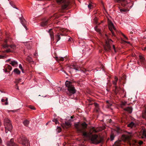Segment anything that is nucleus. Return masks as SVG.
<instances>
[{
  "mask_svg": "<svg viewBox=\"0 0 146 146\" xmlns=\"http://www.w3.org/2000/svg\"><path fill=\"white\" fill-rule=\"evenodd\" d=\"M66 1V0H56V1L58 4H62Z\"/></svg>",
  "mask_w": 146,
  "mask_h": 146,
  "instance_id": "22",
  "label": "nucleus"
},
{
  "mask_svg": "<svg viewBox=\"0 0 146 146\" xmlns=\"http://www.w3.org/2000/svg\"><path fill=\"white\" fill-rule=\"evenodd\" d=\"M114 136L113 134H111L110 136V139L111 141H112L114 139Z\"/></svg>",
  "mask_w": 146,
  "mask_h": 146,
  "instance_id": "37",
  "label": "nucleus"
},
{
  "mask_svg": "<svg viewBox=\"0 0 146 146\" xmlns=\"http://www.w3.org/2000/svg\"><path fill=\"white\" fill-rule=\"evenodd\" d=\"M65 85L67 88V89L70 94H74L76 92L74 87L72 83L69 81H66L65 82Z\"/></svg>",
  "mask_w": 146,
  "mask_h": 146,
  "instance_id": "4",
  "label": "nucleus"
},
{
  "mask_svg": "<svg viewBox=\"0 0 146 146\" xmlns=\"http://www.w3.org/2000/svg\"><path fill=\"white\" fill-rule=\"evenodd\" d=\"M142 117L144 119L146 117V108L142 112Z\"/></svg>",
  "mask_w": 146,
  "mask_h": 146,
  "instance_id": "24",
  "label": "nucleus"
},
{
  "mask_svg": "<svg viewBox=\"0 0 146 146\" xmlns=\"http://www.w3.org/2000/svg\"><path fill=\"white\" fill-rule=\"evenodd\" d=\"M60 35L58 34L55 36V38L56 40V42H58L60 39Z\"/></svg>",
  "mask_w": 146,
  "mask_h": 146,
  "instance_id": "25",
  "label": "nucleus"
},
{
  "mask_svg": "<svg viewBox=\"0 0 146 146\" xmlns=\"http://www.w3.org/2000/svg\"><path fill=\"white\" fill-rule=\"evenodd\" d=\"M74 126L78 133H82L83 135L89 138L90 134L84 131L87 126V124L85 122L81 123L79 122L76 123L74 124Z\"/></svg>",
  "mask_w": 146,
  "mask_h": 146,
  "instance_id": "1",
  "label": "nucleus"
},
{
  "mask_svg": "<svg viewBox=\"0 0 146 146\" xmlns=\"http://www.w3.org/2000/svg\"><path fill=\"white\" fill-rule=\"evenodd\" d=\"M36 54H37V53L36 54V53H35V55H36Z\"/></svg>",
  "mask_w": 146,
  "mask_h": 146,
  "instance_id": "60",
  "label": "nucleus"
},
{
  "mask_svg": "<svg viewBox=\"0 0 146 146\" xmlns=\"http://www.w3.org/2000/svg\"><path fill=\"white\" fill-rule=\"evenodd\" d=\"M118 79L117 77L115 76V80L113 82V84L114 85L115 87L116 86L117 82Z\"/></svg>",
  "mask_w": 146,
  "mask_h": 146,
  "instance_id": "23",
  "label": "nucleus"
},
{
  "mask_svg": "<svg viewBox=\"0 0 146 146\" xmlns=\"http://www.w3.org/2000/svg\"><path fill=\"white\" fill-rule=\"evenodd\" d=\"M5 101H6V102L5 103V104L6 105H7L8 104L7 98H6L5 100L4 99H2L1 100V101L3 102H5Z\"/></svg>",
  "mask_w": 146,
  "mask_h": 146,
  "instance_id": "33",
  "label": "nucleus"
},
{
  "mask_svg": "<svg viewBox=\"0 0 146 146\" xmlns=\"http://www.w3.org/2000/svg\"><path fill=\"white\" fill-rule=\"evenodd\" d=\"M114 1L117 3H120L123 7H125L128 3L127 0H114Z\"/></svg>",
  "mask_w": 146,
  "mask_h": 146,
  "instance_id": "11",
  "label": "nucleus"
},
{
  "mask_svg": "<svg viewBox=\"0 0 146 146\" xmlns=\"http://www.w3.org/2000/svg\"><path fill=\"white\" fill-rule=\"evenodd\" d=\"M101 130V129L99 128H95L94 127H92L90 129L89 133L92 135V133L97 132Z\"/></svg>",
  "mask_w": 146,
  "mask_h": 146,
  "instance_id": "10",
  "label": "nucleus"
},
{
  "mask_svg": "<svg viewBox=\"0 0 146 146\" xmlns=\"http://www.w3.org/2000/svg\"><path fill=\"white\" fill-rule=\"evenodd\" d=\"M52 121L53 122H54L56 124H57L58 123V121L56 119H53Z\"/></svg>",
  "mask_w": 146,
  "mask_h": 146,
  "instance_id": "35",
  "label": "nucleus"
},
{
  "mask_svg": "<svg viewBox=\"0 0 146 146\" xmlns=\"http://www.w3.org/2000/svg\"><path fill=\"white\" fill-rule=\"evenodd\" d=\"M106 102L108 104L107 105L108 106V107L111 106L112 105V104L110 103L108 101H106Z\"/></svg>",
  "mask_w": 146,
  "mask_h": 146,
  "instance_id": "39",
  "label": "nucleus"
},
{
  "mask_svg": "<svg viewBox=\"0 0 146 146\" xmlns=\"http://www.w3.org/2000/svg\"><path fill=\"white\" fill-rule=\"evenodd\" d=\"M126 104V102H122L121 104V106L122 107L123 106H125Z\"/></svg>",
  "mask_w": 146,
  "mask_h": 146,
  "instance_id": "40",
  "label": "nucleus"
},
{
  "mask_svg": "<svg viewBox=\"0 0 146 146\" xmlns=\"http://www.w3.org/2000/svg\"><path fill=\"white\" fill-rule=\"evenodd\" d=\"M7 61H11V59H9L8 60H7Z\"/></svg>",
  "mask_w": 146,
  "mask_h": 146,
  "instance_id": "56",
  "label": "nucleus"
},
{
  "mask_svg": "<svg viewBox=\"0 0 146 146\" xmlns=\"http://www.w3.org/2000/svg\"><path fill=\"white\" fill-rule=\"evenodd\" d=\"M94 23H96V24H97V20H98V19H97V18L96 17H95L94 19Z\"/></svg>",
  "mask_w": 146,
  "mask_h": 146,
  "instance_id": "42",
  "label": "nucleus"
},
{
  "mask_svg": "<svg viewBox=\"0 0 146 146\" xmlns=\"http://www.w3.org/2000/svg\"><path fill=\"white\" fill-rule=\"evenodd\" d=\"M62 70V71H63V70Z\"/></svg>",
  "mask_w": 146,
  "mask_h": 146,
  "instance_id": "64",
  "label": "nucleus"
},
{
  "mask_svg": "<svg viewBox=\"0 0 146 146\" xmlns=\"http://www.w3.org/2000/svg\"><path fill=\"white\" fill-rule=\"evenodd\" d=\"M12 111L13 112H14L13 111Z\"/></svg>",
  "mask_w": 146,
  "mask_h": 146,
  "instance_id": "63",
  "label": "nucleus"
},
{
  "mask_svg": "<svg viewBox=\"0 0 146 146\" xmlns=\"http://www.w3.org/2000/svg\"><path fill=\"white\" fill-rule=\"evenodd\" d=\"M19 67L22 71L23 70V68H22V65H21V64H20L19 65Z\"/></svg>",
  "mask_w": 146,
  "mask_h": 146,
  "instance_id": "46",
  "label": "nucleus"
},
{
  "mask_svg": "<svg viewBox=\"0 0 146 146\" xmlns=\"http://www.w3.org/2000/svg\"><path fill=\"white\" fill-rule=\"evenodd\" d=\"M141 137L142 138H145L146 139V130L143 129V133Z\"/></svg>",
  "mask_w": 146,
  "mask_h": 146,
  "instance_id": "19",
  "label": "nucleus"
},
{
  "mask_svg": "<svg viewBox=\"0 0 146 146\" xmlns=\"http://www.w3.org/2000/svg\"><path fill=\"white\" fill-rule=\"evenodd\" d=\"M71 39H72V38H70L68 40V41H71Z\"/></svg>",
  "mask_w": 146,
  "mask_h": 146,
  "instance_id": "58",
  "label": "nucleus"
},
{
  "mask_svg": "<svg viewBox=\"0 0 146 146\" xmlns=\"http://www.w3.org/2000/svg\"><path fill=\"white\" fill-rule=\"evenodd\" d=\"M4 124L6 133H7L9 131H11L13 126L10 120L8 118L5 119L4 121Z\"/></svg>",
  "mask_w": 146,
  "mask_h": 146,
  "instance_id": "2",
  "label": "nucleus"
},
{
  "mask_svg": "<svg viewBox=\"0 0 146 146\" xmlns=\"http://www.w3.org/2000/svg\"><path fill=\"white\" fill-rule=\"evenodd\" d=\"M68 69H71V67H69H69H68Z\"/></svg>",
  "mask_w": 146,
  "mask_h": 146,
  "instance_id": "59",
  "label": "nucleus"
},
{
  "mask_svg": "<svg viewBox=\"0 0 146 146\" xmlns=\"http://www.w3.org/2000/svg\"><path fill=\"white\" fill-rule=\"evenodd\" d=\"M5 58V56L0 55V59H3L4 58Z\"/></svg>",
  "mask_w": 146,
  "mask_h": 146,
  "instance_id": "49",
  "label": "nucleus"
},
{
  "mask_svg": "<svg viewBox=\"0 0 146 146\" xmlns=\"http://www.w3.org/2000/svg\"><path fill=\"white\" fill-rule=\"evenodd\" d=\"M94 105H95V106H96V107H98V104L97 103H95L94 104Z\"/></svg>",
  "mask_w": 146,
  "mask_h": 146,
  "instance_id": "54",
  "label": "nucleus"
},
{
  "mask_svg": "<svg viewBox=\"0 0 146 146\" xmlns=\"http://www.w3.org/2000/svg\"><path fill=\"white\" fill-rule=\"evenodd\" d=\"M143 141H138V142H137V144H138L139 145H141L142 144H143Z\"/></svg>",
  "mask_w": 146,
  "mask_h": 146,
  "instance_id": "41",
  "label": "nucleus"
},
{
  "mask_svg": "<svg viewBox=\"0 0 146 146\" xmlns=\"http://www.w3.org/2000/svg\"><path fill=\"white\" fill-rule=\"evenodd\" d=\"M21 79H16L15 80L14 82L16 84V85H17L18 84L21 82Z\"/></svg>",
  "mask_w": 146,
  "mask_h": 146,
  "instance_id": "30",
  "label": "nucleus"
},
{
  "mask_svg": "<svg viewBox=\"0 0 146 146\" xmlns=\"http://www.w3.org/2000/svg\"><path fill=\"white\" fill-rule=\"evenodd\" d=\"M29 121L28 120H25L23 122V123L24 125L26 126H28L29 123Z\"/></svg>",
  "mask_w": 146,
  "mask_h": 146,
  "instance_id": "27",
  "label": "nucleus"
},
{
  "mask_svg": "<svg viewBox=\"0 0 146 146\" xmlns=\"http://www.w3.org/2000/svg\"><path fill=\"white\" fill-rule=\"evenodd\" d=\"M5 52H11V51L10 49H7V50H6L5 51Z\"/></svg>",
  "mask_w": 146,
  "mask_h": 146,
  "instance_id": "50",
  "label": "nucleus"
},
{
  "mask_svg": "<svg viewBox=\"0 0 146 146\" xmlns=\"http://www.w3.org/2000/svg\"><path fill=\"white\" fill-rule=\"evenodd\" d=\"M48 21L43 22L41 24V26L43 27L46 26L48 24Z\"/></svg>",
  "mask_w": 146,
  "mask_h": 146,
  "instance_id": "29",
  "label": "nucleus"
},
{
  "mask_svg": "<svg viewBox=\"0 0 146 146\" xmlns=\"http://www.w3.org/2000/svg\"><path fill=\"white\" fill-rule=\"evenodd\" d=\"M9 46L11 48L14 50H15L16 49V46L14 44L8 45L7 44H6L3 45V47L4 48L8 47Z\"/></svg>",
  "mask_w": 146,
  "mask_h": 146,
  "instance_id": "14",
  "label": "nucleus"
},
{
  "mask_svg": "<svg viewBox=\"0 0 146 146\" xmlns=\"http://www.w3.org/2000/svg\"><path fill=\"white\" fill-rule=\"evenodd\" d=\"M113 49L114 50L115 52H116V50H115V46L114 45H113Z\"/></svg>",
  "mask_w": 146,
  "mask_h": 146,
  "instance_id": "53",
  "label": "nucleus"
},
{
  "mask_svg": "<svg viewBox=\"0 0 146 146\" xmlns=\"http://www.w3.org/2000/svg\"><path fill=\"white\" fill-rule=\"evenodd\" d=\"M64 58H65V57L63 58L61 57H58L57 56H56L55 57V59L56 60L58 61H62L64 60Z\"/></svg>",
  "mask_w": 146,
  "mask_h": 146,
  "instance_id": "18",
  "label": "nucleus"
},
{
  "mask_svg": "<svg viewBox=\"0 0 146 146\" xmlns=\"http://www.w3.org/2000/svg\"><path fill=\"white\" fill-rule=\"evenodd\" d=\"M21 139L20 143L24 146H26L28 144V141L27 138L24 137H23L22 138H19V140Z\"/></svg>",
  "mask_w": 146,
  "mask_h": 146,
  "instance_id": "9",
  "label": "nucleus"
},
{
  "mask_svg": "<svg viewBox=\"0 0 146 146\" xmlns=\"http://www.w3.org/2000/svg\"><path fill=\"white\" fill-rule=\"evenodd\" d=\"M124 110L127 111L129 113H131L132 112V109L131 107H128L125 108Z\"/></svg>",
  "mask_w": 146,
  "mask_h": 146,
  "instance_id": "17",
  "label": "nucleus"
},
{
  "mask_svg": "<svg viewBox=\"0 0 146 146\" xmlns=\"http://www.w3.org/2000/svg\"><path fill=\"white\" fill-rule=\"evenodd\" d=\"M16 88L17 90H19V88L18 86H17V85H16V87H15Z\"/></svg>",
  "mask_w": 146,
  "mask_h": 146,
  "instance_id": "52",
  "label": "nucleus"
},
{
  "mask_svg": "<svg viewBox=\"0 0 146 146\" xmlns=\"http://www.w3.org/2000/svg\"><path fill=\"white\" fill-rule=\"evenodd\" d=\"M8 68L10 70H11L12 69V67L9 65H8Z\"/></svg>",
  "mask_w": 146,
  "mask_h": 146,
  "instance_id": "47",
  "label": "nucleus"
},
{
  "mask_svg": "<svg viewBox=\"0 0 146 146\" xmlns=\"http://www.w3.org/2000/svg\"><path fill=\"white\" fill-rule=\"evenodd\" d=\"M23 22H24V24L23 23H22V22H21V23H22V24H23V25L25 27H26V26H25V20H23Z\"/></svg>",
  "mask_w": 146,
  "mask_h": 146,
  "instance_id": "48",
  "label": "nucleus"
},
{
  "mask_svg": "<svg viewBox=\"0 0 146 146\" xmlns=\"http://www.w3.org/2000/svg\"><path fill=\"white\" fill-rule=\"evenodd\" d=\"M129 42H127V43H129Z\"/></svg>",
  "mask_w": 146,
  "mask_h": 146,
  "instance_id": "61",
  "label": "nucleus"
},
{
  "mask_svg": "<svg viewBox=\"0 0 146 146\" xmlns=\"http://www.w3.org/2000/svg\"><path fill=\"white\" fill-rule=\"evenodd\" d=\"M113 42L110 39H108L106 41L105 44L104 46V49L106 51H110L111 50V44Z\"/></svg>",
  "mask_w": 146,
  "mask_h": 146,
  "instance_id": "6",
  "label": "nucleus"
},
{
  "mask_svg": "<svg viewBox=\"0 0 146 146\" xmlns=\"http://www.w3.org/2000/svg\"><path fill=\"white\" fill-rule=\"evenodd\" d=\"M108 25L109 29L111 32L112 35L113 36H115L114 31H116V30L114 27L113 23L109 20H108Z\"/></svg>",
  "mask_w": 146,
  "mask_h": 146,
  "instance_id": "7",
  "label": "nucleus"
},
{
  "mask_svg": "<svg viewBox=\"0 0 146 146\" xmlns=\"http://www.w3.org/2000/svg\"><path fill=\"white\" fill-rule=\"evenodd\" d=\"M143 50H146V46L145 47L142 48Z\"/></svg>",
  "mask_w": 146,
  "mask_h": 146,
  "instance_id": "51",
  "label": "nucleus"
},
{
  "mask_svg": "<svg viewBox=\"0 0 146 146\" xmlns=\"http://www.w3.org/2000/svg\"><path fill=\"white\" fill-rule=\"evenodd\" d=\"M115 92L116 94H117L119 91V89L118 88L117 86H115Z\"/></svg>",
  "mask_w": 146,
  "mask_h": 146,
  "instance_id": "34",
  "label": "nucleus"
},
{
  "mask_svg": "<svg viewBox=\"0 0 146 146\" xmlns=\"http://www.w3.org/2000/svg\"><path fill=\"white\" fill-rule=\"evenodd\" d=\"M95 29L96 31L98 32H100V30L98 28L97 26H96L95 27Z\"/></svg>",
  "mask_w": 146,
  "mask_h": 146,
  "instance_id": "38",
  "label": "nucleus"
},
{
  "mask_svg": "<svg viewBox=\"0 0 146 146\" xmlns=\"http://www.w3.org/2000/svg\"><path fill=\"white\" fill-rule=\"evenodd\" d=\"M69 5V2L66 1L64 3L62 4L61 8L62 9L64 10L66 9Z\"/></svg>",
  "mask_w": 146,
  "mask_h": 146,
  "instance_id": "13",
  "label": "nucleus"
},
{
  "mask_svg": "<svg viewBox=\"0 0 146 146\" xmlns=\"http://www.w3.org/2000/svg\"><path fill=\"white\" fill-rule=\"evenodd\" d=\"M121 143V140H118L116 141L114 144L113 145V146H120Z\"/></svg>",
  "mask_w": 146,
  "mask_h": 146,
  "instance_id": "20",
  "label": "nucleus"
},
{
  "mask_svg": "<svg viewBox=\"0 0 146 146\" xmlns=\"http://www.w3.org/2000/svg\"><path fill=\"white\" fill-rule=\"evenodd\" d=\"M7 146H18L17 144L13 143V140L12 139L7 142Z\"/></svg>",
  "mask_w": 146,
  "mask_h": 146,
  "instance_id": "12",
  "label": "nucleus"
},
{
  "mask_svg": "<svg viewBox=\"0 0 146 146\" xmlns=\"http://www.w3.org/2000/svg\"><path fill=\"white\" fill-rule=\"evenodd\" d=\"M127 9H119V11L121 13H122L123 12H126L127 11Z\"/></svg>",
  "mask_w": 146,
  "mask_h": 146,
  "instance_id": "36",
  "label": "nucleus"
},
{
  "mask_svg": "<svg viewBox=\"0 0 146 146\" xmlns=\"http://www.w3.org/2000/svg\"><path fill=\"white\" fill-rule=\"evenodd\" d=\"M72 66L73 67L74 69L77 71H78L80 68V66L77 65L73 64Z\"/></svg>",
  "mask_w": 146,
  "mask_h": 146,
  "instance_id": "21",
  "label": "nucleus"
},
{
  "mask_svg": "<svg viewBox=\"0 0 146 146\" xmlns=\"http://www.w3.org/2000/svg\"><path fill=\"white\" fill-rule=\"evenodd\" d=\"M130 139V136L127 135H123L121 137V139L123 141H128V143L130 146H135V145H137V141L135 140H133L131 142L129 141Z\"/></svg>",
  "mask_w": 146,
  "mask_h": 146,
  "instance_id": "3",
  "label": "nucleus"
},
{
  "mask_svg": "<svg viewBox=\"0 0 146 146\" xmlns=\"http://www.w3.org/2000/svg\"><path fill=\"white\" fill-rule=\"evenodd\" d=\"M2 141L1 138H0V143H2Z\"/></svg>",
  "mask_w": 146,
  "mask_h": 146,
  "instance_id": "55",
  "label": "nucleus"
},
{
  "mask_svg": "<svg viewBox=\"0 0 146 146\" xmlns=\"http://www.w3.org/2000/svg\"><path fill=\"white\" fill-rule=\"evenodd\" d=\"M29 107L33 110H35V108L33 106H29Z\"/></svg>",
  "mask_w": 146,
  "mask_h": 146,
  "instance_id": "43",
  "label": "nucleus"
},
{
  "mask_svg": "<svg viewBox=\"0 0 146 146\" xmlns=\"http://www.w3.org/2000/svg\"><path fill=\"white\" fill-rule=\"evenodd\" d=\"M92 3H90L88 5V7L89 10H90L93 8L94 6L92 5Z\"/></svg>",
  "mask_w": 146,
  "mask_h": 146,
  "instance_id": "26",
  "label": "nucleus"
},
{
  "mask_svg": "<svg viewBox=\"0 0 146 146\" xmlns=\"http://www.w3.org/2000/svg\"><path fill=\"white\" fill-rule=\"evenodd\" d=\"M9 63L13 67H17L18 64L17 62L15 60L11 61Z\"/></svg>",
  "mask_w": 146,
  "mask_h": 146,
  "instance_id": "15",
  "label": "nucleus"
},
{
  "mask_svg": "<svg viewBox=\"0 0 146 146\" xmlns=\"http://www.w3.org/2000/svg\"><path fill=\"white\" fill-rule=\"evenodd\" d=\"M52 29H50L48 31L51 39H52V38H53V32L52 31Z\"/></svg>",
  "mask_w": 146,
  "mask_h": 146,
  "instance_id": "31",
  "label": "nucleus"
},
{
  "mask_svg": "<svg viewBox=\"0 0 146 146\" xmlns=\"http://www.w3.org/2000/svg\"><path fill=\"white\" fill-rule=\"evenodd\" d=\"M58 132L59 133L61 131V128L60 127H57Z\"/></svg>",
  "mask_w": 146,
  "mask_h": 146,
  "instance_id": "44",
  "label": "nucleus"
},
{
  "mask_svg": "<svg viewBox=\"0 0 146 146\" xmlns=\"http://www.w3.org/2000/svg\"><path fill=\"white\" fill-rule=\"evenodd\" d=\"M89 139L91 141L92 143L94 144H98L101 142L100 138L96 135L91 134Z\"/></svg>",
  "mask_w": 146,
  "mask_h": 146,
  "instance_id": "5",
  "label": "nucleus"
},
{
  "mask_svg": "<svg viewBox=\"0 0 146 146\" xmlns=\"http://www.w3.org/2000/svg\"><path fill=\"white\" fill-rule=\"evenodd\" d=\"M121 34L122 35V36H123L125 38V39L126 40H127L128 39V38H127L126 37V36L123 34V33H121Z\"/></svg>",
  "mask_w": 146,
  "mask_h": 146,
  "instance_id": "45",
  "label": "nucleus"
},
{
  "mask_svg": "<svg viewBox=\"0 0 146 146\" xmlns=\"http://www.w3.org/2000/svg\"><path fill=\"white\" fill-rule=\"evenodd\" d=\"M48 123H46V125L48 124Z\"/></svg>",
  "mask_w": 146,
  "mask_h": 146,
  "instance_id": "62",
  "label": "nucleus"
},
{
  "mask_svg": "<svg viewBox=\"0 0 146 146\" xmlns=\"http://www.w3.org/2000/svg\"><path fill=\"white\" fill-rule=\"evenodd\" d=\"M135 125L134 123L132 122L128 125L127 126L131 128L132 127Z\"/></svg>",
  "mask_w": 146,
  "mask_h": 146,
  "instance_id": "32",
  "label": "nucleus"
},
{
  "mask_svg": "<svg viewBox=\"0 0 146 146\" xmlns=\"http://www.w3.org/2000/svg\"><path fill=\"white\" fill-rule=\"evenodd\" d=\"M140 61L141 64H144L145 63V58L142 56H139Z\"/></svg>",
  "mask_w": 146,
  "mask_h": 146,
  "instance_id": "16",
  "label": "nucleus"
},
{
  "mask_svg": "<svg viewBox=\"0 0 146 146\" xmlns=\"http://www.w3.org/2000/svg\"><path fill=\"white\" fill-rule=\"evenodd\" d=\"M13 72L17 74H19L20 73V71L18 68H15L13 71Z\"/></svg>",
  "mask_w": 146,
  "mask_h": 146,
  "instance_id": "28",
  "label": "nucleus"
},
{
  "mask_svg": "<svg viewBox=\"0 0 146 146\" xmlns=\"http://www.w3.org/2000/svg\"><path fill=\"white\" fill-rule=\"evenodd\" d=\"M72 121V120L69 119L68 121L65 122L64 123L62 124L61 126L64 129H67L71 126Z\"/></svg>",
  "mask_w": 146,
  "mask_h": 146,
  "instance_id": "8",
  "label": "nucleus"
},
{
  "mask_svg": "<svg viewBox=\"0 0 146 146\" xmlns=\"http://www.w3.org/2000/svg\"><path fill=\"white\" fill-rule=\"evenodd\" d=\"M74 118V116H71V119H72Z\"/></svg>",
  "mask_w": 146,
  "mask_h": 146,
  "instance_id": "57",
  "label": "nucleus"
}]
</instances>
